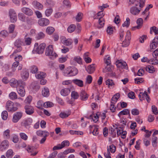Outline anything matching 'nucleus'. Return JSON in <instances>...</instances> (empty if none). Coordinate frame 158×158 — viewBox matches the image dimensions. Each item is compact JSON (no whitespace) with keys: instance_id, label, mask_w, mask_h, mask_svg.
I'll list each match as a JSON object with an SVG mask.
<instances>
[{"instance_id":"nucleus-1","label":"nucleus","mask_w":158,"mask_h":158,"mask_svg":"<svg viewBox=\"0 0 158 158\" xmlns=\"http://www.w3.org/2000/svg\"><path fill=\"white\" fill-rule=\"evenodd\" d=\"M78 73V71L76 68L69 67L64 70V75L65 76L71 77L75 76Z\"/></svg>"},{"instance_id":"nucleus-2","label":"nucleus","mask_w":158,"mask_h":158,"mask_svg":"<svg viewBox=\"0 0 158 158\" xmlns=\"http://www.w3.org/2000/svg\"><path fill=\"white\" fill-rule=\"evenodd\" d=\"M45 54L46 56L49 57L52 60L55 59L58 56L53 51V46L49 45L46 48Z\"/></svg>"},{"instance_id":"nucleus-3","label":"nucleus","mask_w":158,"mask_h":158,"mask_svg":"<svg viewBox=\"0 0 158 158\" xmlns=\"http://www.w3.org/2000/svg\"><path fill=\"white\" fill-rule=\"evenodd\" d=\"M46 44L44 43H42L39 44L38 43L35 44L33 51L38 54H41L44 52Z\"/></svg>"},{"instance_id":"nucleus-4","label":"nucleus","mask_w":158,"mask_h":158,"mask_svg":"<svg viewBox=\"0 0 158 158\" xmlns=\"http://www.w3.org/2000/svg\"><path fill=\"white\" fill-rule=\"evenodd\" d=\"M23 43V41L20 39L17 40L15 42L14 45L16 48V49L12 54L10 55V58H12L14 55L16 54L18 52H20L22 50L21 46Z\"/></svg>"},{"instance_id":"nucleus-5","label":"nucleus","mask_w":158,"mask_h":158,"mask_svg":"<svg viewBox=\"0 0 158 158\" xmlns=\"http://www.w3.org/2000/svg\"><path fill=\"white\" fill-rule=\"evenodd\" d=\"M6 107V109L9 112H15L18 109L17 107L15 106L14 103L10 101H8L7 102Z\"/></svg>"},{"instance_id":"nucleus-6","label":"nucleus","mask_w":158,"mask_h":158,"mask_svg":"<svg viewBox=\"0 0 158 158\" xmlns=\"http://www.w3.org/2000/svg\"><path fill=\"white\" fill-rule=\"evenodd\" d=\"M10 84L11 86L14 87L15 86H19L20 85H23L25 84V82L21 80H17L15 78H12L10 81Z\"/></svg>"},{"instance_id":"nucleus-7","label":"nucleus","mask_w":158,"mask_h":158,"mask_svg":"<svg viewBox=\"0 0 158 158\" xmlns=\"http://www.w3.org/2000/svg\"><path fill=\"white\" fill-rule=\"evenodd\" d=\"M145 0H129L128 2L129 5L134 4L135 6H137L139 4L140 7H143L144 4Z\"/></svg>"},{"instance_id":"nucleus-8","label":"nucleus","mask_w":158,"mask_h":158,"mask_svg":"<svg viewBox=\"0 0 158 158\" xmlns=\"http://www.w3.org/2000/svg\"><path fill=\"white\" fill-rule=\"evenodd\" d=\"M131 34L130 32L127 31V35L125 37V39L122 43V46L123 47H126L129 45L130 44V40L131 38Z\"/></svg>"},{"instance_id":"nucleus-9","label":"nucleus","mask_w":158,"mask_h":158,"mask_svg":"<svg viewBox=\"0 0 158 158\" xmlns=\"http://www.w3.org/2000/svg\"><path fill=\"white\" fill-rule=\"evenodd\" d=\"M9 15L11 22L14 23L16 22L17 19V14L14 10L11 9L10 10Z\"/></svg>"},{"instance_id":"nucleus-10","label":"nucleus","mask_w":158,"mask_h":158,"mask_svg":"<svg viewBox=\"0 0 158 158\" xmlns=\"http://www.w3.org/2000/svg\"><path fill=\"white\" fill-rule=\"evenodd\" d=\"M139 100L141 101L144 100L145 99L148 102H149L150 101L149 96L147 94L146 91H144L143 93L140 92L139 94Z\"/></svg>"},{"instance_id":"nucleus-11","label":"nucleus","mask_w":158,"mask_h":158,"mask_svg":"<svg viewBox=\"0 0 158 158\" xmlns=\"http://www.w3.org/2000/svg\"><path fill=\"white\" fill-rule=\"evenodd\" d=\"M23 113L21 112H18L15 113L12 119V122L14 123H17L22 118Z\"/></svg>"},{"instance_id":"nucleus-12","label":"nucleus","mask_w":158,"mask_h":158,"mask_svg":"<svg viewBox=\"0 0 158 158\" xmlns=\"http://www.w3.org/2000/svg\"><path fill=\"white\" fill-rule=\"evenodd\" d=\"M38 23L40 26H45L49 24V21L47 19L42 18L39 20Z\"/></svg>"},{"instance_id":"nucleus-13","label":"nucleus","mask_w":158,"mask_h":158,"mask_svg":"<svg viewBox=\"0 0 158 158\" xmlns=\"http://www.w3.org/2000/svg\"><path fill=\"white\" fill-rule=\"evenodd\" d=\"M9 146L8 141L6 140H4L1 142L0 144V151H3L8 148Z\"/></svg>"},{"instance_id":"nucleus-14","label":"nucleus","mask_w":158,"mask_h":158,"mask_svg":"<svg viewBox=\"0 0 158 158\" xmlns=\"http://www.w3.org/2000/svg\"><path fill=\"white\" fill-rule=\"evenodd\" d=\"M25 85V84L23 85H21L18 87L17 89L18 93L21 97H23L25 95V92L24 88Z\"/></svg>"},{"instance_id":"nucleus-15","label":"nucleus","mask_w":158,"mask_h":158,"mask_svg":"<svg viewBox=\"0 0 158 158\" xmlns=\"http://www.w3.org/2000/svg\"><path fill=\"white\" fill-rule=\"evenodd\" d=\"M32 122V120L31 118H28L24 120L21 123L22 125L25 127L30 125Z\"/></svg>"},{"instance_id":"nucleus-16","label":"nucleus","mask_w":158,"mask_h":158,"mask_svg":"<svg viewBox=\"0 0 158 158\" xmlns=\"http://www.w3.org/2000/svg\"><path fill=\"white\" fill-rule=\"evenodd\" d=\"M99 114H100L99 112H98L95 114H93L90 115L88 117V118L91 119L92 121H93L95 123H96L98 121Z\"/></svg>"},{"instance_id":"nucleus-17","label":"nucleus","mask_w":158,"mask_h":158,"mask_svg":"<svg viewBox=\"0 0 158 158\" xmlns=\"http://www.w3.org/2000/svg\"><path fill=\"white\" fill-rule=\"evenodd\" d=\"M36 134L39 136L47 137L49 135V133L46 131L39 130L36 132Z\"/></svg>"},{"instance_id":"nucleus-18","label":"nucleus","mask_w":158,"mask_h":158,"mask_svg":"<svg viewBox=\"0 0 158 158\" xmlns=\"http://www.w3.org/2000/svg\"><path fill=\"white\" fill-rule=\"evenodd\" d=\"M21 10L23 12L29 16H31L33 14L32 10L27 7H23L21 9Z\"/></svg>"},{"instance_id":"nucleus-19","label":"nucleus","mask_w":158,"mask_h":158,"mask_svg":"<svg viewBox=\"0 0 158 158\" xmlns=\"http://www.w3.org/2000/svg\"><path fill=\"white\" fill-rule=\"evenodd\" d=\"M136 6H132L130 8V12L133 15H137L140 10Z\"/></svg>"},{"instance_id":"nucleus-20","label":"nucleus","mask_w":158,"mask_h":158,"mask_svg":"<svg viewBox=\"0 0 158 158\" xmlns=\"http://www.w3.org/2000/svg\"><path fill=\"white\" fill-rule=\"evenodd\" d=\"M29 76V73L27 70L25 69L23 70L21 73V77L24 80H26L28 78Z\"/></svg>"},{"instance_id":"nucleus-21","label":"nucleus","mask_w":158,"mask_h":158,"mask_svg":"<svg viewBox=\"0 0 158 158\" xmlns=\"http://www.w3.org/2000/svg\"><path fill=\"white\" fill-rule=\"evenodd\" d=\"M89 127L90 128V131H93L92 133L94 135H97L98 134L99 131L98 126L96 125L90 126Z\"/></svg>"},{"instance_id":"nucleus-22","label":"nucleus","mask_w":158,"mask_h":158,"mask_svg":"<svg viewBox=\"0 0 158 158\" xmlns=\"http://www.w3.org/2000/svg\"><path fill=\"white\" fill-rule=\"evenodd\" d=\"M143 20L141 18L138 19L137 20V25L136 26L132 28V30H134L135 28L137 29H140L142 26L143 23Z\"/></svg>"},{"instance_id":"nucleus-23","label":"nucleus","mask_w":158,"mask_h":158,"mask_svg":"<svg viewBox=\"0 0 158 158\" xmlns=\"http://www.w3.org/2000/svg\"><path fill=\"white\" fill-rule=\"evenodd\" d=\"M80 96L81 99L83 101L86 100L88 97V95L83 90H81L80 94Z\"/></svg>"},{"instance_id":"nucleus-24","label":"nucleus","mask_w":158,"mask_h":158,"mask_svg":"<svg viewBox=\"0 0 158 158\" xmlns=\"http://www.w3.org/2000/svg\"><path fill=\"white\" fill-rule=\"evenodd\" d=\"M25 109L26 113L28 114L31 115L34 112V109L31 106H26L25 107Z\"/></svg>"},{"instance_id":"nucleus-25","label":"nucleus","mask_w":158,"mask_h":158,"mask_svg":"<svg viewBox=\"0 0 158 158\" xmlns=\"http://www.w3.org/2000/svg\"><path fill=\"white\" fill-rule=\"evenodd\" d=\"M86 70L89 74H92L93 73L95 70L94 64H93L88 66L86 68Z\"/></svg>"},{"instance_id":"nucleus-26","label":"nucleus","mask_w":158,"mask_h":158,"mask_svg":"<svg viewBox=\"0 0 158 158\" xmlns=\"http://www.w3.org/2000/svg\"><path fill=\"white\" fill-rule=\"evenodd\" d=\"M73 82L75 85L80 87H82L84 85L83 81L81 80L76 79L72 80Z\"/></svg>"},{"instance_id":"nucleus-27","label":"nucleus","mask_w":158,"mask_h":158,"mask_svg":"<svg viewBox=\"0 0 158 158\" xmlns=\"http://www.w3.org/2000/svg\"><path fill=\"white\" fill-rule=\"evenodd\" d=\"M71 90L69 88H64L62 89L60 92L61 94L64 96L68 95L70 93Z\"/></svg>"},{"instance_id":"nucleus-28","label":"nucleus","mask_w":158,"mask_h":158,"mask_svg":"<svg viewBox=\"0 0 158 158\" xmlns=\"http://www.w3.org/2000/svg\"><path fill=\"white\" fill-rule=\"evenodd\" d=\"M33 5L38 9H42L43 7V5L36 1H34L32 3Z\"/></svg>"},{"instance_id":"nucleus-29","label":"nucleus","mask_w":158,"mask_h":158,"mask_svg":"<svg viewBox=\"0 0 158 158\" xmlns=\"http://www.w3.org/2000/svg\"><path fill=\"white\" fill-rule=\"evenodd\" d=\"M120 97V94L118 93L114 95L111 99V103L114 104L116 102L118 99Z\"/></svg>"},{"instance_id":"nucleus-30","label":"nucleus","mask_w":158,"mask_h":158,"mask_svg":"<svg viewBox=\"0 0 158 158\" xmlns=\"http://www.w3.org/2000/svg\"><path fill=\"white\" fill-rule=\"evenodd\" d=\"M71 114L69 111H67L65 112H61L60 114V116L62 118H64L68 117Z\"/></svg>"},{"instance_id":"nucleus-31","label":"nucleus","mask_w":158,"mask_h":158,"mask_svg":"<svg viewBox=\"0 0 158 158\" xmlns=\"http://www.w3.org/2000/svg\"><path fill=\"white\" fill-rule=\"evenodd\" d=\"M106 84L108 85V87L111 88L114 87V84L112 80L109 79L106 81Z\"/></svg>"},{"instance_id":"nucleus-32","label":"nucleus","mask_w":158,"mask_h":158,"mask_svg":"<svg viewBox=\"0 0 158 158\" xmlns=\"http://www.w3.org/2000/svg\"><path fill=\"white\" fill-rule=\"evenodd\" d=\"M61 41L64 45L66 46L70 45L72 43L71 40L69 39H66V38L63 39Z\"/></svg>"},{"instance_id":"nucleus-33","label":"nucleus","mask_w":158,"mask_h":158,"mask_svg":"<svg viewBox=\"0 0 158 158\" xmlns=\"http://www.w3.org/2000/svg\"><path fill=\"white\" fill-rule=\"evenodd\" d=\"M46 74L42 72H38L35 74V77L38 79H42L45 77Z\"/></svg>"},{"instance_id":"nucleus-34","label":"nucleus","mask_w":158,"mask_h":158,"mask_svg":"<svg viewBox=\"0 0 158 158\" xmlns=\"http://www.w3.org/2000/svg\"><path fill=\"white\" fill-rule=\"evenodd\" d=\"M42 94L45 97L48 96L49 94V90L47 88H44L42 91Z\"/></svg>"},{"instance_id":"nucleus-35","label":"nucleus","mask_w":158,"mask_h":158,"mask_svg":"<svg viewBox=\"0 0 158 158\" xmlns=\"http://www.w3.org/2000/svg\"><path fill=\"white\" fill-rule=\"evenodd\" d=\"M14 155V152L12 149L8 150L6 153V156L7 158H12Z\"/></svg>"},{"instance_id":"nucleus-36","label":"nucleus","mask_w":158,"mask_h":158,"mask_svg":"<svg viewBox=\"0 0 158 158\" xmlns=\"http://www.w3.org/2000/svg\"><path fill=\"white\" fill-rule=\"evenodd\" d=\"M54 31V28L52 27H48L46 30L47 33L49 35H51Z\"/></svg>"},{"instance_id":"nucleus-37","label":"nucleus","mask_w":158,"mask_h":158,"mask_svg":"<svg viewBox=\"0 0 158 158\" xmlns=\"http://www.w3.org/2000/svg\"><path fill=\"white\" fill-rule=\"evenodd\" d=\"M12 58H14L15 60V61H17L19 62V61H21L22 60L23 58L21 55H19L18 56H17L16 55V54L14 55L13 56Z\"/></svg>"},{"instance_id":"nucleus-38","label":"nucleus","mask_w":158,"mask_h":158,"mask_svg":"<svg viewBox=\"0 0 158 158\" xmlns=\"http://www.w3.org/2000/svg\"><path fill=\"white\" fill-rule=\"evenodd\" d=\"M30 72L33 73H36L38 71V67L35 65H33L30 68Z\"/></svg>"},{"instance_id":"nucleus-39","label":"nucleus","mask_w":158,"mask_h":158,"mask_svg":"<svg viewBox=\"0 0 158 158\" xmlns=\"http://www.w3.org/2000/svg\"><path fill=\"white\" fill-rule=\"evenodd\" d=\"M76 28V26L75 25L71 24L68 27L67 30L69 32L72 33L74 31Z\"/></svg>"},{"instance_id":"nucleus-40","label":"nucleus","mask_w":158,"mask_h":158,"mask_svg":"<svg viewBox=\"0 0 158 158\" xmlns=\"http://www.w3.org/2000/svg\"><path fill=\"white\" fill-rule=\"evenodd\" d=\"M129 113V110L127 109H125L120 111L118 114V116L120 117L122 115H127Z\"/></svg>"},{"instance_id":"nucleus-41","label":"nucleus","mask_w":158,"mask_h":158,"mask_svg":"<svg viewBox=\"0 0 158 158\" xmlns=\"http://www.w3.org/2000/svg\"><path fill=\"white\" fill-rule=\"evenodd\" d=\"M9 97L12 100H14L17 98V94L15 92H11L9 94Z\"/></svg>"},{"instance_id":"nucleus-42","label":"nucleus","mask_w":158,"mask_h":158,"mask_svg":"<svg viewBox=\"0 0 158 158\" xmlns=\"http://www.w3.org/2000/svg\"><path fill=\"white\" fill-rule=\"evenodd\" d=\"M146 70L149 73H152L155 71L154 67L151 65L147 66L146 68Z\"/></svg>"},{"instance_id":"nucleus-43","label":"nucleus","mask_w":158,"mask_h":158,"mask_svg":"<svg viewBox=\"0 0 158 158\" xmlns=\"http://www.w3.org/2000/svg\"><path fill=\"white\" fill-rule=\"evenodd\" d=\"M83 16V14L81 12L78 13L75 18L76 21L78 22H80Z\"/></svg>"},{"instance_id":"nucleus-44","label":"nucleus","mask_w":158,"mask_h":158,"mask_svg":"<svg viewBox=\"0 0 158 158\" xmlns=\"http://www.w3.org/2000/svg\"><path fill=\"white\" fill-rule=\"evenodd\" d=\"M71 96L72 99H76L78 98L79 94L77 92L75 91H73L72 92Z\"/></svg>"},{"instance_id":"nucleus-45","label":"nucleus","mask_w":158,"mask_h":158,"mask_svg":"<svg viewBox=\"0 0 158 158\" xmlns=\"http://www.w3.org/2000/svg\"><path fill=\"white\" fill-rule=\"evenodd\" d=\"M121 134H122L121 136V138L125 139L126 137V135L127 134V132L126 131H121L120 130L118 131V130L117 131V134L118 135H120Z\"/></svg>"},{"instance_id":"nucleus-46","label":"nucleus","mask_w":158,"mask_h":158,"mask_svg":"<svg viewBox=\"0 0 158 158\" xmlns=\"http://www.w3.org/2000/svg\"><path fill=\"white\" fill-rule=\"evenodd\" d=\"M53 103L50 102H47L44 103L43 107L45 108L50 107L53 106Z\"/></svg>"},{"instance_id":"nucleus-47","label":"nucleus","mask_w":158,"mask_h":158,"mask_svg":"<svg viewBox=\"0 0 158 158\" xmlns=\"http://www.w3.org/2000/svg\"><path fill=\"white\" fill-rule=\"evenodd\" d=\"M53 10L51 8L47 9L45 11V14L46 16L48 17L50 16L52 13Z\"/></svg>"},{"instance_id":"nucleus-48","label":"nucleus","mask_w":158,"mask_h":158,"mask_svg":"<svg viewBox=\"0 0 158 158\" xmlns=\"http://www.w3.org/2000/svg\"><path fill=\"white\" fill-rule=\"evenodd\" d=\"M26 35L24 38L25 43L26 45H30L32 39L30 37H26Z\"/></svg>"},{"instance_id":"nucleus-49","label":"nucleus","mask_w":158,"mask_h":158,"mask_svg":"<svg viewBox=\"0 0 158 158\" xmlns=\"http://www.w3.org/2000/svg\"><path fill=\"white\" fill-rule=\"evenodd\" d=\"M8 115L7 112L6 110L3 111L2 113V118L3 120H6L7 119Z\"/></svg>"},{"instance_id":"nucleus-50","label":"nucleus","mask_w":158,"mask_h":158,"mask_svg":"<svg viewBox=\"0 0 158 158\" xmlns=\"http://www.w3.org/2000/svg\"><path fill=\"white\" fill-rule=\"evenodd\" d=\"M19 62L17 61H15L13 63L11 68L13 72L16 70V67L19 65Z\"/></svg>"},{"instance_id":"nucleus-51","label":"nucleus","mask_w":158,"mask_h":158,"mask_svg":"<svg viewBox=\"0 0 158 158\" xmlns=\"http://www.w3.org/2000/svg\"><path fill=\"white\" fill-rule=\"evenodd\" d=\"M106 31L108 34L110 35L113 32L114 28L110 26H108L107 28Z\"/></svg>"},{"instance_id":"nucleus-52","label":"nucleus","mask_w":158,"mask_h":158,"mask_svg":"<svg viewBox=\"0 0 158 158\" xmlns=\"http://www.w3.org/2000/svg\"><path fill=\"white\" fill-rule=\"evenodd\" d=\"M44 103L42 101H39L37 103L36 107L40 109H43V106Z\"/></svg>"},{"instance_id":"nucleus-53","label":"nucleus","mask_w":158,"mask_h":158,"mask_svg":"<svg viewBox=\"0 0 158 158\" xmlns=\"http://www.w3.org/2000/svg\"><path fill=\"white\" fill-rule=\"evenodd\" d=\"M62 148L65 146H69V142L68 140H64L60 144Z\"/></svg>"},{"instance_id":"nucleus-54","label":"nucleus","mask_w":158,"mask_h":158,"mask_svg":"<svg viewBox=\"0 0 158 158\" xmlns=\"http://www.w3.org/2000/svg\"><path fill=\"white\" fill-rule=\"evenodd\" d=\"M19 135L21 138L24 140L27 139L28 136L26 134L24 133H19Z\"/></svg>"},{"instance_id":"nucleus-55","label":"nucleus","mask_w":158,"mask_h":158,"mask_svg":"<svg viewBox=\"0 0 158 158\" xmlns=\"http://www.w3.org/2000/svg\"><path fill=\"white\" fill-rule=\"evenodd\" d=\"M105 21L104 19L102 17H100L99 18L98 23L100 26L99 27L101 28L103 27Z\"/></svg>"},{"instance_id":"nucleus-56","label":"nucleus","mask_w":158,"mask_h":158,"mask_svg":"<svg viewBox=\"0 0 158 158\" xmlns=\"http://www.w3.org/2000/svg\"><path fill=\"white\" fill-rule=\"evenodd\" d=\"M18 17L19 19L22 21L24 22L25 20V16L22 13H19L18 14Z\"/></svg>"},{"instance_id":"nucleus-57","label":"nucleus","mask_w":158,"mask_h":158,"mask_svg":"<svg viewBox=\"0 0 158 158\" xmlns=\"http://www.w3.org/2000/svg\"><path fill=\"white\" fill-rule=\"evenodd\" d=\"M45 36V35L43 32H40L38 34L36 38L38 40H40L44 38Z\"/></svg>"},{"instance_id":"nucleus-58","label":"nucleus","mask_w":158,"mask_h":158,"mask_svg":"<svg viewBox=\"0 0 158 158\" xmlns=\"http://www.w3.org/2000/svg\"><path fill=\"white\" fill-rule=\"evenodd\" d=\"M130 23V20L129 18H127L126 21L122 24L123 27H128Z\"/></svg>"},{"instance_id":"nucleus-59","label":"nucleus","mask_w":158,"mask_h":158,"mask_svg":"<svg viewBox=\"0 0 158 158\" xmlns=\"http://www.w3.org/2000/svg\"><path fill=\"white\" fill-rule=\"evenodd\" d=\"M149 63L152 65H156L158 64V60L156 59H152L150 60Z\"/></svg>"},{"instance_id":"nucleus-60","label":"nucleus","mask_w":158,"mask_h":158,"mask_svg":"<svg viewBox=\"0 0 158 158\" xmlns=\"http://www.w3.org/2000/svg\"><path fill=\"white\" fill-rule=\"evenodd\" d=\"M8 35L7 31L4 30L2 31L0 33V35L1 36L4 37L7 36Z\"/></svg>"},{"instance_id":"nucleus-61","label":"nucleus","mask_w":158,"mask_h":158,"mask_svg":"<svg viewBox=\"0 0 158 158\" xmlns=\"http://www.w3.org/2000/svg\"><path fill=\"white\" fill-rule=\"evenodd\" d=\"M35 150L34 147L31 146H29L27 148V150L29 152L32 153L34 152Z\"/></svg>"},{"instance_id":"nucleus-62","label":"nucleus","mask_w":158,"mask_h":158,"mask_svg":"<svg viewBox=\"0 0 158 158\" xmlns=\"http://www.w3.org/2000/svg\"><path fill=\"white\" fill-rule=\"evenodd\" d=\"M10 131L9 129H7L4 131V136L6 138H9L10 137Z\"/></svg>"},{"instance_id":"nucleus-63","label":"nucleus","mask_w":158,"mask_h":158,"mask_svg":"<svg viewBox=\"0 0 158 158\" xmlns=\"http://www.w3.org/2000/svg\"><path fill=\"white\" fill-rule=\"evenodd\" d=\"M157 44V43L155 41L152 42L150 45L151 49H154L156 48Z\"/></svg>"},{"instance_id":"nucleus-64","label":"nucleus","mask_w":158,"mask_h":158,"mask_svg":"<svg viewBox=\"0 0 158 158\" xmlns=\"http://www.w3.org/2000/svg\"><path fill=\"white\" fill-rule=\"evenodd\" d=\"M110 150V152L112 153H114L116 151V147L113 144L109 146Z\"/></svg>"}]
</instances>
